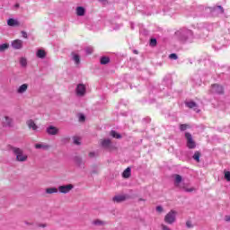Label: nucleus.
I'll list each match as a JSON object with an SVG mask.
<instances>
[{
    "instance_id": "nucleus-37",
    "label": "nucleus",
    "mask_w": 230,
    "mask_h": 230,
    "mask_svg": "<svg viewBox=\"0 0 230 230\" xmlns=\"http://www.w3.org/2000/svg\"><path fill=\"white\" fill-rule=\"evenodd\" d=\"M79 121H85V115L81 114V115L79 116Z\"/></svg>"
},
{
    "instance_id": "nucleus-32",
    "label": "nucleus",
    "mask_w": 230,
    "mask_h": 230,
    "mask_svg": "<svg viewBox=\"0 0 230 230\" xmlns=\"http://www.w3.org/2000/svg\"><path fill=\"white\" fill-rule=\"evenodd\" d=\"M225 179L226 181H227L228 182H230V172H225Z\"/></svg>"
},
{
    "instance_id": "nucleus-20",
    "label": "nucleus",
    "mask_w": 230,
    "mask_h": 230,
    "mask_svg": "<svg viewBox=\"0 0 230 230\" xmlns=\"http://www.w3.org/2000/svg\"><path fill=\"white\" fill-rule=\"evenodd\" d=\"M35 148L39 149H42V150H48L49 148V146L47 144H36L35 145Z\"/></svg>"
},
{
    "instance_id": "nucleus-30",
    "label": "nucleus",
    "mask_w": 230,
    "mask_h": 230,
    "mask_svg": "<svg viewBox=\"0 0 230 230\" xmlns=\"http://www.w3.org/2000/svg\"><path fill=\"white\" fill-rule=\"evenodd\" d=\"M8 48H9L8 43H4L0 45V51H5V49H8Z\"/></svg>"
},
{
    "instance_id": "nucleus-21",
    "label": "nucleus",
    "mask_w": 230,
    "mask_h": 230,
    "mask_svg": "<svg viewBox=\"0 0 230 230\" xmlns=\"http://www.w3.org/2000/svg\"><path fill=\"white\" fill-rule=\"evenodd\" d=\"M75 164H77V166H80V167L84 166V162L82 161V157L75 156Z\"/></svg>"
},
{
    "instance_id": "nucleus-19",
    "label": "nucleus",
    "mask_w": 230,
    "mask_h": 230,
    "mask_svg": "<svg viewBox=\"0 0 230 230\" xmlns=\"http://www.w3.org/2000/svg\"><path fill=\"white\" fill-rule=\"evenodd\" d=\"M36 57H38V58H45L46 51H44V49H39L36 53Z\"/></svg>"
},
{
    "instance_id": "nucleus-31",
    "label": "nucleus",
    "mask_w": 230,
    "mask_h": 230,
    "mask_svg": "<svg viewBox=\"0 0 230 230\" xmlns=\"http://www.w3.org/2000/svg\"><path fill=\"white\" fill-rule=\"evenodd\" d=\"M150 46H152L153 48H155V46H157V40L156 39H151L150 40Z\"/></svg>"
},
{
    "instance_id": "nucleus-29",
    "label": "nucleus",
    "mask_w": 230,
    "mask_h": 230,
    "mask_svg": "<svg viewBox=\"0 0 230 230\" xmlns=\"http://www.w3.org/2000/svg\"><path fill=\"white\" fill-rule=\"evenodd\" d=\"M188 128H190V125H188V124H181L180 125V130H181V132H184V130H188Z\"/></svg>"
},
{
    "instance_id": "nucleus-25",
    "label": "nucleus",
    "mask_w": 230,
    "mask_h": 230,
    "mask_svg": "<svg viewBox=\"0 0 230 230\" xmlns=\"http://www.w3.org/2000/svg\"><path fill=\"white\" fill-rule=\"evenodd\" d=\"M192 157H193L194 161H197V163H200V152L196 151Z\"/></svg>"
},
{
    "instance_id": "nucleus-10",
    "label": "nucleus",
    "mask_w": 230,
    "mask_h": 230,
    "mask_svg": "<svg viewBox=\"0 0 230 230\" xmlns=\"http://www.w3.org/2000/svg\"><path fill=\"white\" fill-rule=\"evenodd\" d=\"M3 126L4 127H8L9 128L13 127V119L5 116L3 119Z\"/></svg>"
},
{
    "instance_id": "nucleus-45",
    "label": "nucleus",
    "mask_w": 230,
    "mask_h": 230,
    "mask_svg": "<svg viewBox=\"0 0 230 230\" xmlns=\"http://www.w3.org/2000/svg\"><path fill=\"white\" fill-rule=\"evenodd\" d=\"M100 3H105L107 0H99Z\"/></svg>"
},
{
    "instance_id": "nucleus-1",
    "label": "nucleus",
    "mask_w": 230,
    "mask_h": 230,
    "mask_svg": "<svg viewBox=\"0 0 230 230\" xmlns=\"http://www.w3.org/2000/svg\"><path fill=\"white\" fill-rule=\"evenodd\" d=\"M174 186L187 193H192V191L196 190L195 187H190L188 183L182 182V176H181V174L174 175Z\"/></svg>"
},
{
    "instance_id": "nucleus-14",
    "label": "nucleus",
    "mask_w": 230,
    "mask_h": 230,
    "mask_svg": "<svg viewBox=\"0 0 230 230\" xmlns=\"http://www.w3.org/2000/svg\"><path fill=\"white\" fill-rule=\"evenodd\" d=\"M26 91H28V84H23L18 87V89L16 90V93L18 94H24V93H26Z\"/></svg>"
},
{
    "instance_id": "nucleus-13",
    "label": "nucleus",
    "mask_w": 230,
    "mask_h": 230,
    "mask_svg": "<svg viewBox=\"0 0 230 230\" xmlns=\"http://www.w3.org/2000/svg\"><path fill=\"white\" fill-rule=\"evenodd\" d=\"M93 226H95L96 227H103V226H107V222L101 220V219H94L92 222Z\"/></svg>"
},
{
    "instance_id": "nucleus-22",
    "label": "nucleus",
    "mask_w": 230,
    "mask_h": 230,
    "mask_svg": "<svg viewBox=\"0 0 230 230\" xmlns=\"http://www.w3.org/2000/svg\"><path fill=\"white\" fill-rule=\"evenodd\" d=\"M7 24H8V26H17V24H19V22H17V20H13V18H10L7 21Z\"/></svg>"
},
{
    "instance_id": "nucleus-9",
    "label": "nucleus",
    "mask_w": 230,
    "mask_h": 230,
    "mask_svg": "<svg viewBox=\"0 0 230 230\" xmlns=\"http://www.w3.org/2000/svg\"><path fill=\"white\" fill-rule=\"evenodd\" d=\"M46 132L49 134V136H57V134L59 132V129L55 126H49L46 129Z\"/></svg>"
},
{
    "instance_id": "nucleus-8",
    "label": "nucleus",
    "mask_w": 230,
    "mask_h": 230,
    "mask_svg": "<svg viewBox=\"0 0 230 230\" xmlns=\"http://www.w3.org/2000/svg\"><path fill=\"white\" fill-rule=\"evenodd\" d=\"M73 188H75V186L73 184H67V185H61L58 187V191H59V193H69V191H71V190H73Z\"/></svg>"
},
{
    "instance_id": "nucleus-26",
    "label": "nucleus",
    "mask_w": 230,
    "mask_h": 230,
    "mask_svg": "<svg viewBox=\"0 0 230 230\" xmlns=\"http://www.w3.org/2000/svg\"><path fill=\"white\" fill-rule=\"evenodd\" d=\"M127 200V196L125 195H119L116 197V202H123Z\"/></svg>"
},
{
    "instance_id": "nucleus-11",
    "label": "nucleus",
    "mask_w": 230,
    "mask_h": 230,
    "mask_svg": "<svg viewBox=\"0 0 230 230\" xmlns=\"http://www.w3.org/2000/svg\"><path fill=\"white\" fill-rule=\"evenodd\" d=\"M12 47L13 49H22V40H14L12 41Z\"/></svg>"
},
{
    "instance_id": "nucleus-3",
    "label": "nucleus",
    "mask_w": 230,
    "mask_h": 230,
    "mask_svg": "<svg viewBox=\"0 0 230 230\" xmlns=\"http://www.w3.org/2000/svg\"><path fill=\"white\" fill-rule=\"evenodd\" d=\"M99 145L103 150L112 152L114 150V144L110 138H102L99 140Z\"/></svg>"
},
{
    "instance_id": "nucleus-6",
    "label": "nucleus",
    "mask_w": 230,
    "mask_h": 230,
    "mask_svg": "<svg viewBox=\"0 0 230 230\" xmlns=\"http://www.w3.org/2000/svg\"><path fill=\"white\" fill-rule=\"evenodd\" d=\"M185 138L187 139V146L190 150H193V148H196L197 144L195 143V140H193V137L190 135V132L185 133Z\"/></svg>"
},
{
    "instance_id": "nucleus-46",
    "label": "nucleus",
    "mask_w": 230,
    "mask_h": 230,
    "mask_svg": "<svg viewBox=\"0 0 230 230\" xmlns=\"http://www.w3.org/2000/svg\"><path fill=\"white\" fill-rule=\"evenodd\" d=\"M14 6L15 8H19V4H16Z\"/></svg>"
},
{
    "instance_id": "nucleus-41",
    "label": "nucleus",
    "mask_w": 230,
    "mask_h": 230,
    "mask_svg": "<svg viewBox=\"0 0 230 230\" xmlns=\"http://www.w3.org/2000/svg\"><path fill=\"white\" fill-rule=\"evenodd\" d=\"M217 8H219V10H221V13H224V7H222L221 5H218Z\"/></svg>"
},
{
    "instance_id": "nucleus-4",
    "label": "nucleus",
    "mask_w": 230,
    "mask_h": 230,
    "mask_svg": "<svg viewBox=\"0 0 230 230\" xmlns=\"http://www.w3.org/2000/svg\"><path fill=\"white\" fill-rule=\"evenodd\" d=\"M209 94H224V86L218 84H211Z\"/></svg>"
},
{
    "instance_id": "nucleus-47",
    "label": "nucleus",
    "mask_w": 230,
    "mask_h": 230,
    "mask_svg": "<svg viewBox=\"0 0 230 230\" xmlns=\"http://www.w3.org/2000/svg\"><path fill=\"white\" fill-rule=\"evenodd\" d=\"M41 227H46V225H42Z\"/></svg>"
},
{
    "instance_id": "nucleus-27",
    "label": "nucleus",
    "mask_w": 230,
    "mask_h": 230,
    "mask_svg": "<svg viewBox=\"0 0 230 230\" xmlns=\"http://www.w3.org/2000/svg\"><path fill=\"white\" fill-rule=\"evenodd\" d=\"M20 65L22 66V67H26V66H28V60H26L25 58H21Z\"/></svg>"
},
{
    "instance_id": "nucleus-23",
    "label": "nucleus",
    "mask_w": 230,
    "mask_h": 230,
    "mask_svg": "<svg viewBox=\"0 0 230 230\" xmlns=\"http://www.w3.org/2000/svg\"><path fill=\"white\" fill-rule=\"evenodd\" d=\"M74 62L78 66L80 64V56L75 53H72Z\"/></svg>"
},
{
    "instance_id": "nucleus-40",
    "label": "nucleus",
    "mask_w": 230,
    "mask_h": 230,
    "mask_svg": "<svg viewBox=\"0 0 230 230\" xmlns=\"http://www.w3.org/2000/svg\"><path fill=\"white\" fill-rule=\"evenodd\" d=\"M111 136H112V137H116V131L115 130H112L111 132Z\"/></svg>"
},
{
    "instance_id": "nucleus-16",
    "label": "nucleus",
    "mask_w": 230,
    "mask_h": 230,
    "mask_svg": "<svg viewBox=\"0 0 230 230\" xmlns=\"http://www.w3.org/2000/svg\"><path fill=\"white\" fill-rule=\"evenodd\" d=\"M109 62H111V58L109 57L103 56L100 58V63L102 64V66H105L109 64Z\"/></svg>"
},
{
    "instance_id": "nucleus-39",
    "label": "nucleus",
    "mask_w": 230,
    "mask_h": 230,
    "mask_svg": "<svg viewBox=\"0 0 230 230\" xmlns=\"http://www.w3.org/2000/svg\"><path fill=\"white\" fill-rule=\"evenodd\" d=\"M186 226H187V227H193V226H191V222H190V221L186 222Z\"/></svg>"
},
{
    "instance_id": "nucleus-42",
    "label": "nucleus",
    "mask_w": 230,
    "mask_h": 230,
    "mask_svg": "<svg viewBox=\"0 0 230 230\" xmlns=\"http://www.w3.org/2000/svg\"><path fill=\"white\" fill-rule=\"evenodd\" d=\"M116 139H121V135L116 133Z\"/></svg>"
},
{
    "instance_id": "nucleus-15",
    "label": "nucleus",
    "mask_w": 230,
    "mask_h": 230,
    "mask_svg": "<svg viewBox=\"0 0 230 230\" xmlns=\"http://www.w3.org/2000/svg\"><path fill=\"white\" fill-rule=\"evenodd\" d=\"M130 175H132V169H130V167H128L122 172V177L123 179H130Z\"/></svg>"
},
{
    "instance_id": "nucleus-36",
    "label": "nucleus",
    "mask_w": 230,
    "mask_h": 230,
    "mask_svg": "<svg viewBox=\"0 0 230 230\" xmlns=\"http://www.w3.org/2000/svg\"><path fill=\"white\" fill-rule=\"evenodd\" d=\"M22 37H23V39H28V33L26 31H22Z\"/></svg>"
},
{
    "instance_id": "nucleus-28",
    "label": "nucleus",
    "mask_w": 230,
    "mask_h": 230,
    "mask_svg": "<svg viewBox=\"0 0 230 230\" xmlns=\"http://www.w3.org/2000/svg\"><path fill=\"white\" fill-rule=\"evenodd\" d=\"M84 51L86 55H91L94 51V49H93V47H86L84 49Z\"/></svg>"
},
{
    "instance_id": "nucleus-44",
    "label": "nucleus",
    "mask_w": 230,
    "mask_h": 230,
    "mask_svg": "<svg viewBox=\"0 0 230 230\" xmlns=\"http://www.w3.org/2000/svg\"><path fill=\"white\" fill-rule=\"evenodd\" d=\"M113 202H116V196L112 198Z\"/></svg>"
},
{
    "instance_id": "nucleus-43",
    "label": "nucleus",
    "mask_w": 230,
    "mask_h": 230,
    "mask_svg": "<svg viewBox=\"0 0 230 230\" xmlns=\"http://www.w3.org/2000/svg\"><path fill=\"white\" fill-rule=\"evenodd\" d=\"M226 222H230V217L229 216L226 217Z\"/></svg>"
},
{
    "instance_id": "nucleus-5",
    "label": "nucleus",
    "mask_w": 230,
    "mask_h": 230,
    "mask_svg": "<svg viewBox=\"0 0 230 230\" xmlns=\"http://www.w3.org/2000/svg\"><path fill=\"white\" fill-rule=\"evenodd\" d=\"M175 217H177V211L171 210L169 213L166 214L164 217V222L166 224H173L175 222Z\"/></svg>"
},
{
    "instance_id": "nucleus-33",
    "label": "nucleus",
    "mask_w": 230,
    "mask_h": 230,
    "mask_svg": "<svg viewBox=\"0 0 230 230\" xmlns=\"http://www.w3.org/2000/svg\"><path fill=\"white\" fill-rule=\"evenodd\" d=\"M169 58H171L172 60H177V58H178L177 54L172 53V54L169 55Z\"/></svg>"
},
{
    "instance_id": "nucleus-34",
    "label": "nucleus",
    "mask_w": 230,
    "mask_h": 230,
    "mask_svg": "<svg viewBox=\"0 0 230 230\" xmlns=\"http://www.w3.org/2000/svg\"><path fill=\"white\" fill-rule=\"evenodd\" d=\"M74 143H75V145H80V137H74Z\"/></svg>"
},
{
    "instance_id": "nucleus-2",
    "label": "nucleus",
    "mask_w": 230,
    "mask_h": 230,
    "mask_svg": "<svg viewBox=\"0 0 230 230\" xmlns=\"http://www.w3.org/2000/svg\"><path fill=\"white\" fill-rule=\"evenodd\" d=\"M11 151L15 155L16 161H18V163H26V161H28V155L24 154V150L12 146Z\"/></svg>"
},
{
    "instance_id": "nucleus-17",
    "label": "nucleus",
    "mask_w": 230,
    "mask_h": 230,
    "mask_svg": "<svg viewBox=\"0 0 230 230\" xmlns=\"http://www.w3.org/2000/svg\"><path fill=\"white\" fill-rule=\"evenodd\" d=\"M76 13L79 17H83V15H85V9L82 6H79L76 8Z\"/></svg>"
},
{
    "instance_id": "nucleus-18",
    "label": "nucleus",
    "mask_w": 230,
    "mask_h": 230,
    "mask_svg": "<svg viewBox=\"0 0 230 230\" xmlns=\"http://www.w3.org/2000/svg\"><path fill=\"white\" fill-rule=\"evenodd\" d=\"M46 193L48 195H53V193H58V189L52 187L46 189Z\"/></svg>"
},
{
    "instance_id": "nucleus-35",
    "label": "nucleus",
    "mask_w": 230,
    "mask_h": 230,
    "mask_svg": "<svg viewBox=\"0 0 230 230\" xmlns=\"http://www.w3.org/2000/svg\"><path fill=\"white\" fill-rule=\"evenodd\" d=\"M98 155V154H96V152H90L89 153V157L93 158L96 157Z\"/></svg>"
},
{
    "instance_id": "nucleus-7",
    "label": "nucleus",
    "mask_w": 230,
    "mask_h": 230,
    "mask_svg": "<svg viewBox=\"0 0 230 230\" xmlns=\"http://www.w3.org/2000/svg\"><path fill=\"white\" fill-rule=\"evenodd\" d=\"M85 93H87V87L84 84H78L75 88L76 96L82 97L85 96Z\"/></svg>"
},
{
    "instance_id": "nucleus-24",
    "label": "nucleus",
    "mask_w": 230,
    "mask_h": 230,
    "mask_svg": "<svg viewBox=\"0 0 230 230\" xmlns=\"http://www.w3.org/2000/svg\"><path fill=\"white\" fill-rule=\"evenodd\" d=\"M186 107L189 109H194V107H197V102L190 101L185 103Z\"/></svg>"
},
{
    "instance_id": "nucleus-12",
    "label": "nucleus",
    "mask_w": 230,
    "mask_h": 230,
    "mask_svg": "<svg viewBox=\"0 0 230 230\" xmlns=\"http://www.w3.org/2000/svg\"><path fill=\"white\" fill-rule=\"evenodd\" d=\"M26 125L31 130H37L39 128V126L35 124V121L33 119L27 120Z\"/></svg>"
},
{
    "instance_id": "nucleus-38",
    "label": "nucleus",
    "mask_w": 230,
    "mask_h": 230,
    "mask_svg": "<svg viewBox=\"0 0 230 230\" xmlns=\"http://www.w3.org/2000/svg\"><path fill=\"white\" fill-rule=\"evenodd\" d=\"M156 211H158V213H163V207L161 206L156 207Z\"/></svg>"
}]
</instances>
